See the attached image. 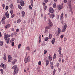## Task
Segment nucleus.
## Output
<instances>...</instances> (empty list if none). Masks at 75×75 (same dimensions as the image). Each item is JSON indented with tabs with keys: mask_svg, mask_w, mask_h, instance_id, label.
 Returning <instances> with one entry per match:
<instances>
[{
	"mask_svg": "<svg viewBox=\"0 0 75 75\" xmlns=\"http://www.w3.org/2000/svg\"><path fill=\"white\" fill-rule=\"evenodd\" d=\"M12 69H14V71L13 73V75H15L16 74H17L18 72V70L17 68V66L16 65H15L12 67Z\"/></svg>",
	"mask_w": 75,
	"mask_h": 75,
	"instance_id": "1",
	"label": "nucleus"
},
{
	"mask_svg": "<svg viewBox=\"0 0 75 75\" xmlns=\"http://www.w3.org/2000/svg\"><path fill=\"white\" fill-rule=\"evenodd\" d=\"M67 24H65L64 26L62 27V33H64L65 31V30L67 28Z\"/></svg>",
	"mask_w": 75,
	"mask_h": 75,
	"instance_id": "2",
	"label": "nucleus"
},
{
	"mask_svg": "<svg viewBox=\"0 0 75 75\" xmlns=\"http://www.w3.org/2000/svg\"><path fill=\"white\" fill-rule=\"evenodd\" d=\"M30 61V57L29 56H28L27 57V59L25 58V63H27L28 61L29 62Z\"/></svg>",
	"mask_w": 75,
	"mask_h": 75,
	"instance_id": "3",
	"label": "nucleus"
},
{
	"mask_svg": "<svg viewBox=\"0 0 75 75\" xmlns=\"http://www.w3.org/2000/svg\"><path fill=\"white\" fill-rule=\"evenodd\" d=\"M8 62H11V60H12V57H11V56L10 55H8Z\"/></svg>",
	"mask_w": 75,
	"mask_h": 75,
	"instance_id": "4",
	"label": "nucleus"
},
{
	"mask_svg": "<svg viewBox=\"0 0 75 75\" xmlns=\"http://www.w3.org/2000/svg\"><path fill=\"white\" fill-rule=\"evenodd\" d=\"M0 67L1 68H3V69H6V65H4L3 63H1L0 65Z\"/></svg>",
	"mask_w": 75,
	"mask_h": 75,
	"instance_id": "5",
	"label": "nucleus"
},
{
	"mask_svg": "<svg viewBox=\"0 0 75 75\" xmlns=\"http://www.w3.org/2000/svg\"><path fill=\"white\" fill-rule=\"evenodd\" d=\"M57 8L59 10L61 11V9L63 8V6L62 5H58L57 6Z\"/></svg>",
	"mask_w": 75,
	"mask_h": 75,
	"instance_id": "6",
	"label": "nucleus"
},
{
	"mask_svg": "<svg viewBox=\"0 0 75 75\" xmlns=\"http://www.w3.org/2000/svg\"><path fill=\"white\" fill-rule=\"evenodd\" d=\"M49 13H52L54 11V10L53 9V8L52 7H50L49 8Z\"/></svg>",
	"mask_w": 75,
	"mask_h": 75,
	"instance_id": "7",
	"label": "nucleus"
},
{
	"mask_svg": "<svg viewBox=\"0 0 75 75\" xmlns=\"http://www.w3.org/2000/svg\"><path fill=\"white\" fill-rule=\"evenodd\" d=\"M4 18H5V19H6V17H4L2 19L1 22L2 24H5V21H4L5 20L4 19Z\"/></svg>",
	"mask_w": 75,
	"mask_h": 75,
	"instance_id": "8",
	"label": "nucleus"
},
{
	"mask_svg": "<svg viewBox=\"0 0 75 75\" xmlns=\"http://www.w3.org/2000/svg\"><path fill=\"white\" fill-rule=\"evenodd\" d=\"M20 3L21 6H24V4H25L24 2L23 1H20Z\"/></svg>",
	"mask_w": 75,
	"mask_h": 75,
	"instance_id": "9",
	"label": "nucleus"
},
{
	"mask_svg": "<svg viewBox=\"0 0 75 75\" xmlns=\"http://www.w3.org/2000/svg\"><path fill=\"white\" fill-rule=\"evenodd\" d=\"M53 64H54V62H51L50 63V65L51 69H53L54 68V66H53Z\"/></svg>",
	"mask_w": 75,
	"mask_h": 75,
	"instance_id": "10",
	"label": "nucleus"
},
{
	"mask_svg": "<svg viewBox=\"0 0 75 75\" xmlns=\"http://www.w3.org/2000/svg\"><path fill=\"white\" fill-rule=\"evenodd\" d=\"M67 4L68 5H69V6H71V0H68V1Z\"/></svg>",
	"mask_w": 75,
	"mask_h": 75,
	"instance_id": "11",
	"label": "nucleus"
},
{
	"mask_svg": "<svg viewBox=\"0 0 75 75\" xmlns=\"http://www.w3.org/2000/svg\"><path fill=\"white\" fill-rule=\"evenodd\" d=\"M6 41V42L7 44H8L9 42H10V38H7L6 39V40H5Z\"/></svg>",
	"mask_w": 75,
	"mask_h": 75,
	"instance_id": "12",
	"label": "nucleus"
},
{
	"mask_svg": "<svg viewBox=\"0 0 75 75\" xmlns=\"http://www.w3.org/2000/svg\"><path fill=\"white\" fill-rule=\"evenodd\" d=\"M5 16L7 18H9V14H8V11L6 12L5 13Z\"/></svg>",
	"mask_w": 75,
	"mask_h": 75,
	"instance_id": "13",
	"label": "nucleus"
},
{
	"mask_svg": "<svg viewBox=\"0 0 75 75\" xmlns=\"http://www.w3.org/2000/svg\"><path fill=\"white\" fill-rule=\"evenodd\" d=\"M62 50V48L61 47H60L59 49L58 50L59 53V54H61V50Z\"/></svg>",
	"mask_w": 75,
	"mask_h": 75,
	"instance_id": "14",
	"label": "nucleus"
},
{
	"mask_svg": "<svg viewBox=\"0 0 75 75\" xmlns=\"http://www.w3.org/2000/svg\"><path fill=\"white\" fill-rule=\"evenodd\" d=\"M46 67H47L48 66V64H49V61L48 60H46Z\"/></svg>",
	"mask_w": 75,
	"mask_h": 75,
	"instance_id": "15",
	"label": "nucleus"
},
{
	"mask_svg": "<svg viewBox=\"0 0 75 75\" xmlns=\"http://www.w3.org/2000/svg\"><path fill=\"white\" fill-rule=\"evenodd\" d=\"M55 39H54V38H53V40H52V43L53 45H54V43H55Z\"/></svg>",
	"mask_w": 75,
	"mask_h": 75,
	"instance_id": "16",
	"label": "nucleus"
},
{
	"mask_svg": "<svg viewBox=\"0 0 75 75\" xmlns=\"http://www.w3.org/2000/svg\"><path fill=\"white\" fill-rule=\"evenodd\" d=\"M7 34L6 33H5L4 35V38L5 39V40H6V39H7Z\"/></svg>",
	"mask_w": 75,
	"mask_h": 75,
	"instance_id": "17",
	"label": "nucleus"
},
{
	"mask_svg": "<svg viewBox=\"0 0 75 75\" xmlns=\"http://www.w3.org/2000/svg\"><path fill=\"white\" fill-rule=\"evenodd\" d=\"M57 31H58V34H60V33H61V29H60V28H58V29L57 30Z\"/></svg>",
	"mask_w": 75,
	"mask_h": 75,
	"instance_id": "18",
	"label": "nucleus"
},
{
	"mask_svg": "<svg viewBox=\"0 0 75 75\" xmlns=\"http://www.w3.org/2000/svg\"><path fill=\"white\" fill-rule=\"evenodd\" d=\"M17 60L16 59H14L13 61L12 62V64H14L15 63H16V62H17Z\"/></svg>",
	"mask_w": 75,
	"mask_h": 75,
	"instance_id": "19",
	"label": "nucleus"
},
{
	"mask_svg": "<svg viewBox=\"0 0 75 75\" xmlns=\"http://www.w3.org/2000/svg\"><path fill=\"white\" fill-rule=\"evenodd\" d=\"M54 16H55V15L54 14H51L50 15V17L51 18H52Z\"/></svg>",
	"mask_w": 75,
	"mask_h": 75,
	"instance_id": "20",
	"label": "nucleus"
},
{
	"mask_svg": "<svg viewBox=\"0 0 75 75\" xmlns=\"http://www.w3.org/2000/svg\"><path fill=\"white\" fill-rule=\"evenodd\" d=\"M41 35L40 36L39 40V42H41Z\"/></svg>",
	"mask_w": 75,
	"mask_h": 75,
	"instance_id": "21",
	"label": "nucleus"
},
{
	"mask_svg": "<svg viewBox=\"0 0 75 75\" xmlns=\"http://www.w3.org/2000/svg\"><path fill=\"white\" fill-rule=\"evenodd\" d=\"M6 54L4 53V60L5 61L6 59Z\"/></svg>",
	"mask_w": 75,
	"mask_h": 75,
	"instance_id": "22",
	"label": "nucleus"
},
{
	"mask_svg": "<svg viewBox=\"0 0 75 75\" xmlns=\"http://www.w3.org/2000/svg\"><path fill=\"white\" fill-rule=\"evenodd\" d=\"M64 16V14L63 13H62L61 15L60 16V20H62V18H63V16Z\"/></svg>",
	"mask_w": 75,
	"mask_h": 75,
	"instance_id": "23",
	"label": "nucleus"
},
{
	"mask_svg": "<svg viewBox=\"0 0 75 75\" xmlns=\"http://www.w3.org/2000/svg\"><path fill=\"white\" fill-rule=\"evenodd\" d=\"M9 27H10V24H8L5 26V28H9Z\"/></svg>",
	"mask_w": 75,
	"mask_h": 75,
	"instance_id": "24",
	"label": "nucleus"
},
{
	"mask_svg": "<svg viewBox=\"0 0 75 75\" xmlns=\"http://www.w3.org/2000/svg\"><path fill=\"white\" fill-rule=\"evenodd\" d=\"M49 25L50 27H52L53 25V24L52 22L49 23Z\"/></svg>",
	"mask_w": 75,
	"mask_h": 75,
	"instance_id": "25",
	"label": "nucleus"
},
{
	"mask_svg": "<svg viewBox=\"0 0 75 75\" xmlns=\"http://www.w3.org/2000/svg\"><path fill=\"white\" fill-rule=\"evenodd\" d=\"M3 41H0V45L1 46H3Z\"/></svg>",
	"mask_w": 75,
	"mask_h": 75,
	"instance_id": "26",
	"label": "nucleus"
},
{
	"mask_svg": "<svg viewBox=\"0 0 75 75\" xmlns=\"http://www.w3.org/2000/svg\"><path fill=\"white\" fill-rule=\"evenodd\" d=\"M25 14V12L24 11H22V17H24V15Z\"/></svg>",
	"mask_w": 75,
	"mask_h": 75,
	"instance_id": "27",
	"label": "nucleus"
},
{
	"mask_svg": "<svg viewBox=\"0 0 75 75\" xmlns=\"http://www.w3.org/2000/svg\"><path fill=\"white\" fill-rule=\"evenodd\" d=\"M45 29H47V30H48V29H50V26H47L45 28Z\"/></svg>",
	"mask_w": 75,
	"mask_h": 75,
	"instance_id": "28",
	"label": "nucleus"
},
{
	"mask_svg": "<svg viewBox=\"0 0 75 75\" xmlns=\"http://www.w3.org/2000/svg\"><path fill=\"white\" fill-rule=\"evenodd\" d=\"M26 50H28V51H30V47L28 46L26 47Z\"/></svg>",
	"mask_w": 75,
	"mask_h": 75,
	"instance_id": "29",
	"label": "nucleus"
},
{
	"mask_svg": "<svg viewBox=\"0 0 75 75\" xmlns=\"http://www.w3.org/2000/svg\"><path fill=\"white\" fill-rule=\"evenodd\" d=\"M48 39L49 38H48V37H46L45 38V41H48Z\"/></svg>",
	"mask_w": 75,
	"mask_h": 75,
	"instance_id": "30",
	"label": "nucleus"
},
{
	"mask_svg": "<svg viewBox=\"0 0 75 75\" xmlns=\"http://www.w3.org/2000/svg\"><path fill=\"white\" fill-rule=\"evenodd\" d=\"M53 8H56V3H54L53 4Z\"/></svg>",
	"mask_w": 75,
	"mask_h": 75,
	"instance_id": "31",
	"label": "nucleus"
},
{
	"mask_svg": "<svg viewBox=\"0 0 75 75\" xmlns=\"http://www.w3.org/2000/svg\"><path fill=\"white\" fill-rule=\"evenodd\" d=\"M21 22V20L20 19H18L17 21V23H20Z\"/></svg>",
	"mask_w": 75,
	"mask_h": 75,
	"instance_id": "32",
	"label": "nucleus"
},
{
	"mask_svg": "<svg viewBox=\"0 0 75 75\" xmlns=\"http://www.w3.org/2000/svg\"><path fill=\"white\" fill-rule=\"evenodd\" d=\"M18 7L20 10H21V9L22 8L20 5H19L18 6Z\"/></svg>",
	"mask_w": 75,
	"mask_h": 75,
	"instance_id": "33",
	"label": "nucleus"
},
{
	"mask_svg": "<svg viewBox=\"0 0 75 75\" xmlns=\"http://www.w3.org/2000/svg\"><path fill=\"white\" fill-rule=\"evenodd\" d=\"M49 39L50 40L51 38H52V35L50 34L49 35Z\"/></svg>",
	"mask_w": 75,
	"mask_h": 75,
	"instance_id": "34",
	"label": "nucleus"
},
{
	"mask_svg": "<svg viewBox=\"0 0 75 75\" xmlns=\"http://www.w3.org/2000/svg\"><path fill=\"white\" fill-rule=\"evenodd\" d=\"M29 10H32V9H33V8H32L31 5H30L29 6Z\"/></svg>",
	"mask_w": 75,
	"mask_h": 75,
	"instance_id": "35",
	"label": "nucleus"
},
{
	"mask_svg": "<svg viewBox=\"0 0 75 75\" xmlns=\"http://www.w3.org/2000/svg\"><path fill=\"white\" fill-rule=\"evenodd\" d=\"M21 44H19L18 45V49H20V47H21Z\"/></svg>",
	"mask_w": 75,
	"mask_h": 75,
	"instance_id": "36",
	"label": "nucleus"
},
{
	"mask_svg": "<svg viewBox=\"0 0 75 75\" xmlns=\"http://www.w3.org/2000/svg\"><path fill=\"white\" fill-rule=\"evenodd\" d=\"M56 54H54V55L53 59H54L56 58Z\"/></svg>",
	"mask_w": 75,
	"mask_h": 75,
	"instance_id": "37",
	"label": "nucleus"
},
{
	"mask_svg": "<svg viewBox=\"0 0 75 75\" xmlns=\"http://www.w3.org/2000/svg\"><path fill=\"white\" fill-rule=\"evenodd\" d=\"M0 71H1L2 74H3V70L2 69H0Z\"/></svg>",
	"mask_w": 75,
	"mask_h": 75,
	"instance_id": "38",
	"label": "nucleus"
},
{
	"mask_svg": "<svg viewBox=\"0 0 75 75\" xmlns=\"http://www.w3.org/2000/svg\"><path fill=\"white\" fill-rule=\"evenodd\" d=\"M14 40H15L14 38H13L12 39V40L10 41V42H13L14 41Z\"/></svg>",
	"mask_w": 75,
	"mask_h": 75,
	"instance_id": "39",
	"label": "nucleus"
},
{
	"mask_svg": "<svg viewBox=\"0 0 75 75\" xmlns=\"http://www.w3.org/2000/svg\"><path fill=\"white\" fill-rule=\"evenodd\" d=\"M55 72H56V70H55V69H54L53 73V75H55Z\"/></svg>",
	"mask_w": 75,
	"mask_h": 75,
	"instance_id": "40",
	"label": "nucleus"
},
{
	"mask_svg": "<svg viewBox=\"0 0 75 75\" xmlns=\"http://www.w3.org/2000/svg\"><path fill=\"white\" fill-rule=\"evenodd\" d=\"M59 57H60V58H63V54H61L60 55Z\"/></svg>",
	"mask_w": 75,
	"mask_h": 75,
	"instance_id": "41",
	"label": "nucleus"
},
{
	"mask_svg": "<svg viewBox=\"0 0 75 75\" xmlns=\"http://www.w3.org/2000/svg\"><path fill=\"white\" fill-rule=\"evenodd\" d=\"M2 6L3 8V9H4V8L5 7V5H4V4H3L2 5Z\"/></svg>",
	"mask_w": 75,
	"mask_h": 75,
	"instance_id": "42",
	"label": "nucleus"
},
{
	"mask_svg": "<svg viewBox=\"0 0 75 75\" xmlns=\"http://www.w3.org/2000/svg\"><path fill=\"white\" fill-rule=\"evenodd\" d=\"M44 10L45 11V10H46V9H47V6H44Z\"/></svg>",
	"mask_w": 75,
	"mask_h": 75,
	"instance_id": "43",
	"label": "nucleus"
},
{
	"mask_svg": "<svg viewBox=\"0 0 75 75\" xmlns=\"http://www.w3.org/2000/svg\"><path fill=\"white\" fill-rule=\"evenodd\" d=\"M47 52V50H44V54L45 55V54H46Z\"/></svg>",
	"mask_w": 75,
	"mask_h": 75,
	"instance_id": "44",
	"label": "nucleus"
},
{
	"mask_svg": "<svg viewBox=\"0 0 75 75\" xmlns=\"http://www.w3.org/2000/svg\"><path fill=\"white\" fill-rule=\"evenodd\" d=\"M11 37V35H10L8 34L7 35V38H8V37Z\"/></svg>",
	"mask_w": 75,
	"mask_h": 75,
	"instance_id": "45",
	"label": "nucleus"
},
{
	"mask_svg": "<svg viewBox=\"0 0 75 75\" xmlns=\"http://www.w3.org/2000/svg\"><path fill=\"white\" fill-rule=\"evenodd\" d=\"M49 61H51V60H52V57H49Z\"/></svg>",
	"mask_w": 75,
	"mask_h": 75,
	"instance_id": "46",
	"label": "nucleus"
},
{
	"mask_svg": "<svg viewBox=\"0 0 75 75\" xmlns=\"http://www.w3.org/2000/svg\"><path fill=\"white\" fill-rule=\"evenodd\" d=\"M10 13L11 15H13V10H11L10 11Z\"/></svg>",
	"mask_w": 75,
	"mask_h": 75,
	"instance_id": "47",
	"label": "nucleus"
},
{
	"mask_svg": "<svg viewBox=\"0 0 75 75\" xmlns=\"http://www.w3.org/2000/svg\"><path fill=\"white\" fill-rule=\"evenodd\" d=\"M10 7L11 8H13V4H11L10 5Z\"/></svg>",
	"mask_w": 75,
	"mask_h": 75,
	"instance_id": "48",
	"label": "nucleus"
},
{
	"mask_svg": "<svg viewBox=\"0 0 75 75\" xmlns=\"http://www.w3.org/2000/svg\"><path fill=\"white\" fill-rule=\"evenodd\" d=\"M60 38H64V35H62L60 36Z\"/></svg>",
	"mask_w": 75,
	"mask_h": 75,
	"instance_id": "49",
	"label": "nucleus"
},
{
	"mask_svg": "<svg viewBox=\"0 0 75 75\" xmlns=\"http://www.w3.org/2000/svg\"><path fill=\"white\" fill-rule=\"evenodd\" d=\"M8 6H7L6 7V10H8Z\"/></svg>",
	"mask_w": 75,
	"mask_h": 75,
	"instance_id": "50",
	"label": "nucleus"
},
{
	"mask_svg": "<svg viewBox=\"0 0 75 75\" xmlns=\"http://www.w3.org/2000/svg\"><path fill=\"white\" fill-rule=\"evenodd\" d=\"M48 29H45V33H47V32H48Z\"/></svg>",
	"mask_w": 75,
	"mask_h": 75,
	"instance_id": "51",
	"label": "nucleus"
},
{
	"mask_svg": "<svg viewBox=\"0 0 75 75\" xmlns=\"http://www.w3.org/2000/svg\"><path fill=\"white\" fill-rule=\"evenodd\" d=\"M38 64L39 65H40L41 64V61H39L38 62Z\"/></svg>",
	"mask_w": 75,
	"mask_h": 75,
	"instance_id": "52",
	"label": "nucleus"
},
{
	"mask_svg": "<svg viewBox=\"0 0 75 75\" xmlns=\"http://www.w3.org/2000/svg\"><path fill=\"white\" fill-rule=\"evenodd\" d=\"M11 45L12 46H14V42H12Z\"/></svg>",
	"mask_w": 75,
	"mask_h": 75,
	"instance_id": "53",
	"label": "nucleus"
},
{
	"mask_svg": "<svg viewBox=\"0 0 75 75\" xmlns=\"http://www.w3.org/2000/svg\"><path fill=\"white\" fill-rule=\"evenodd\" d=\"M64 3H67V0H64Z\"/></svg>",
	"mask_w": 75,
	"mask_h": 75,
	"instance_id": "54",
	"label": "nucleus"
},
{
	"mask_svg": "<svg viewBox=\"0 0 75 75\" xmlns=\"http://www.w3.org/2000/svg\"><path fill=\"white\" fill-rule=\"evenodd\" d=\"M67 17H68V15H67V14H66L65 15V18H67Z\"/></svg>",
	"mask_w": 75,
	"mask_h": 75,
	"instance_id": "55",
	"label": "nucleus"
},
{
	"mask_svg": "<svg viewBox=\"0 0 75 75\" xmlns=\"http://www.w3.org/2000/svg\"><path fill=\"white\" fill-rule=\"evenodd\" d=\"M58 61L59 62H61V58H59Z\"/></svg>",
	"mask_w": 75,
	"mask_h": 75,
	"instance_id": "56",
	"label": "nucleus"
},
{
	"mask_svg": "<svg viewBox=\"0 0 75 75\" xmlns=\"http://www.w3.org/2000/svg\"><path fill=\"white\" fill-rule=\"evenodd\" d=\"M49 23H52L51 22V20H50V19H49L48 20Z\"/></svg>",
	"mask_w": 75,
	"mask_h": 75,
	"instance_id": "57",
	"label": "nucleus"
},
{
	"mask_svg": "<svg viewBox=\"0 0 75 75\" xmlns=\"http://www.w3.org/2000/svg\"><path fill=\"white\" fill-rule=\"evenodd\" d=\"M44 1L45 3H48V0H44Z\"/></svg>",
	"mask_w": 75,
	"mask_h": 75,
	"instance_id": "58",
	"label": "nucleus"
},
{
	"mask_svg": "<svg viewBox=\"0 0 75 75\" xmlns=\"http://www.w3.org/2000/svg\"><path fill=\"white\" fill-rule=\"evenodd\" d=\"M37 71H38V72H40V68H38V69H37Z\"/></svg>",
	"mask_w": 75,
	"mask_h": 75,
	"instance_id": "59",
	"label": "nucleus"
},
{
	"mask_svg": "<svg viewBox=\"0 0 75 75\" xmlns=\"http://www.w3.org/2000/svg\"><path fill=\"white\" fill-rule=\"evenodd\" d=\"M30 3H31V4H33V0H31V1Z\"/></svg>",
	"mask_w": 75,
	"mask_h": 75,
	"instance_id": "60",
	"label": "nucleus"
},
{
	"mask_svg": "<svg viewBox=\"0 0 75 75\" xmlns=\"http://www.w3.org/2000/svg\"><path fill=\"white\" fill-rule=\"evenodd\" d=\"M16 32H18L19 31V29H17L16 30Z\"/></svg>",
	"mask_w": 75,
	"mask_h": 75,
	"instance_id": "61",
	"label": "nucleus"
},
{
	"mask_svg": "<svg viewBox=\"0 0 75 75\" xmlns=\"http://www.w3.org/2000/svg\"><path fill=\"white\" fill-rule=\"evenodd\" d=\"M67 38H64V41H67Z\"/></svg>",
	"mask_w": 75,
	"mask_h": 75,
	"instance_id": "62",
	"label": "nucleus"
},
{
	"mask_svg": "<svg viewBox=\"0 0 75 75\" xmlns=\"http://www.w3.org/2000/svg\"><path fill=\"white\" fill-rule=\"evenodd\" d=\"M14 16H15V15L13 14L11 16V18H13Z\"/></svg>",
	"mask_w": 75,
	"mask_h": 75,
	"instance_id": "63",
	"label": "nucleus"
},
{
	"mask_svg": "<svg viewBox=\"0 0 75 75\" xmlns=\"http://www.w3.org/2000/svg\"><path fill=\"white\" fill-rule=\"evenodd\" d=\"M12 31H14V28H12Z\"/></svg>",
	"mask_w": 75,
	"mask_h": 75,
	"instance_id": "64",
	"label": "nucleus"
}]
</instances>
